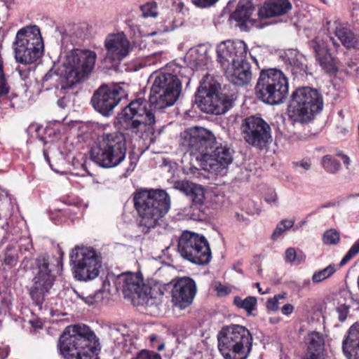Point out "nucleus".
I'll list each match as a JSON object with an SVG mask.
<instances>
[{"label":"nucleus","mask_w":359,"mask_h":359,"mask_svg":"<svg viewBox=\"0 0 359 359\" xmlns=\"http://www.w3.org/2000/svg\"><path fill=\"white\" fill-rule=\"evenodd\" d=\"M218 62L227 79L234 85L244 86L252 79L250 65L245 60L247 45L241 40L227 41L217 49Z\"/></svg>","instance_id":"1"},{"label":"nucleus","mask_w":359,"mask_h":359,"mask_svg":"<svg viewBox=\"0 0 359 359\" xmlns=\"http://www.w3.org/2000/svg\"><path fill=\"white\" fill-rule=\"evenodd\" d=\"M134 207L140 225L148 229L159 225L170 209V197L163 189H142L134 193Z\"/></svg>","instance_id":"2"},{"label":"nucleus","mask_w":359,"mask_h":359,"mask_svg":"<svg viewBox=\"0 0 359 359\" xmlns=\"http://www.w3.org/2000/svg\"><path fill=\"white\" fill-rule=\"evenodd\" d=\"M98 345V339L89 327L74 325L65 328L58 346L65 359H93Z\"/></svg>","instance_id":"3"},{"label":"nucleus","mask_w":359,"mask_h":359,"mask_svg":"<svg viewBox=\"0 0 359 359\" xmlns=\"http://www.w3.org/2000/svg\"><path fill=\"white\" fill-rule=\"evenodd\" d=\"M142 98L130 102L118 115L119 123L131 121L130 129L137 137L148 144L154 143L156 118L151 110L146 108Z\"/></svg>","instance_id":"4"},{"label":"nucleus","mask_w":359,"mask_h":359,"mask_svg":"<svg viewBox=\"0 0 359 359\" xmlns=\"http://www.w3.org/2000/svg\"><path fill=\"white\" fill-rule=\"evenodd\" d=\"M127 145L125 136L119 132L100 136L90 149V158L104 168H114L126 158Z\"/></svg>","instance_id":"5"},{"label":"nucleus","mask_w":359,"mask_h":359,"mask_svg":"<svg viewBox=\"0 0 359 359\" xmlns=\"http://www.w3.org/2000/svg\"><path fill=\"white\" fill-rule=\"evenodd\" d=\"M217 339L219 351L224 359H247L252 351V334L239 325L224 327Z\"/></svg>","instance_id":"6"},{"label":"nucleus","mask_w":359,"mask_h":359,"mask_svg":"<svg viewBox=\"0 0 359 359\" xmlns=\"http://www.w3.org/2000/svg\"><path fill=\"white\" fill-rule=\"evenodd\" d=\"M20 267L25 271H31L34 275L29 295L34 304L41 309L45 298L55 281V276L49 269L48 257L41 255L35 259L25 257L22 261Z\"/></svg>","instance_id":"7"},{"label":"nucleus","mask_w":359,"mask_h":359,"mask_svg":"<svg viewBox=\"0 0 359 359\" xmlns=\"http://www.w3.org/2000/svg\"><path fill=\"white\" fill-rule=\"evenodd\" d=\"M323 96L317 89L302 87L293 92L287 114L292 121L307 123L323 109Z\"/></svg>","instance_id":"8"},{"label":"nucleus","mask_w":359,"mask_h":359,"mask_svg":"<svg viewBox=\"0 0 359 359\" xmlns=\"http://www.w3.org/2000/svg\"><path fill=\"white\" fill-rule=\"evenodd\" d=\"M15 60L22 65L33 64L43 53L44 44L37 25H27L16 33L12 43Z\"/></svg>","instance_id":"9"},{"label":"nucleus","mask_w":359,"mask_h":359,"mask_svg":"<svg viewBox=\"0 0 359 359\" xmlns=\"http://www.w3.org/2000/svg\"><path fill=\"white\" fill-rule=\"evenodd\" d=\"M220 90V84L207 75L198 88L196 103L205 113L217 115L225 114L232 107L234 99L232 95L221 93Z\"/></svg>","instance_id":"10"},{"label":"nucleus","mask_w":359,"mask_h":359,"mask_svg":"<svg viewBox=\"0 0 359 359\" xmlns=\"http://www.w3.org/2000/svg\"><path fill=\"white\" fill-rule=\"evenodd\" d=\"M150 79L152 80L149 95L151 107L161 110L172 106L182 90V83L177 75L165 72L154 73Z\"/></svg>","instance_id":"11"},{"label":"nucleus","mask_w":359,"mask_h":359,"mask_svg":"<svg viewBox=\"0 0 359 359\" xmlns=\"http://www.w3.org/2000/svg\"><path fill=\"white\" fill-rule=\"evenodd\" d=\"M255 92L257 97L266 104H280L288 94L287 79L278 69H263L260 72Z\"/></svg>","instance_id":"12"},{"label":"nucleus","mask_w":359,"mask_h":359,"mask_svg":"<svg viewBox=\"0 0 359 359\" xmlns=\"http://www.w3.org/2000/svg\"><path fill=\"white\" fill-rule=\"evenodd\" d=\"M96 57L95 52L83 49H74L66 55L61 74L69 86L76 85L88 77L94 68Z\"/></svg>","instance_id":"13"},{"label":"nucleus","mask_w":359,"mask_h":359,"mask_svg":"<svg viewBox=\"0 0 359 359\" xmlns=\"http://www.w3.org/2000/svg\"><path fill=\"white\" fill-rule=\"evenodd\" d=\"M177 250L180 255L189 262L198 265H206L212 254L206 238L198 233L184 231L178 239Z\"/></svg>","instance_id":"14"},{"label":"nucleus","mask_w":359,"mask_h":359,"mask_svg":"<svg viewBox=\"0 0 359 359\" xmlns=\"http://www.w3.org/2000/svg\"><path fill=\"white\" fill-rule=\"evenodd\" d=\"M76 279L89 281L99 276L102 267V257L93 248L76 247L72 252Z\"/></svg>","instance_id":"15"},{"label":"nucleus","mask_w":359,"mask_h":359,"mask_svg":"<svg viewBox=\"0 0 359 359\" xmlns=\"http://www.w3.org/2000/svg\"><path fill=\"white\" fill-rule=\"evenodd\" d=\"M217 142L211 131L201 127L189 128L180 136L181 147L191 155L195 156L201 164L205 158V156L210 152Z\"/></svg>","instance_id":"16"},{"label":"nucleus","mask_w":359,"mask_h":359,"mask_svg":"<svg viewBox=\"0 0 359 359\" xmlns=\"http://www.w3.org/2000/svg\"><path fill=\"white\" fill-rule=\"evenodd\" d=\"M241 134L248 144L260 150L266 148L272 141L270 126L259 116L245 118L241 125Z\"/></svg>","instance_id":"17"},{"label":"nucleus","mask_w":359,"mask_h":359,"mask_svg":"<svg viewBox=\"0 0 359 359\" xmlns=\"http://www.w3.org/2000/svg\"><path fill=\"white\" fill-rule=\"evenodd\" d=\"M126 96V91L119 85L101 86L93 94L91 102L97 111L109 116L114 107Z\"/></svg>","instance_id":"18"},{"label":"nucleus","mask_w":359,"mask_h":359,"mask_svg":"<svg viewBox=\"0 0 359 359\" xmlns=\"http://www.w3.org/2000/svg\"><path fill=\"white\" fill-rule=\"evenodd\" d=\"M233 151L226 144L218 141L210 150L201 165L205 170L216 175H223L233 161Z\"/></svg>","instance_id":"19"},{"label":"nucleus","mask_w":359,"mask_h":359,"mask_svg":"<svg viewBox=\"0 0 359 359\" xmlns=\"http://www.w3.org/2000/svg\"><path fill=\"white\" fill-rule=\"evenodd\" d=\"M107 53L105 62L118 63L123 60L131 50L130 43L123 33L109 35L104 41Z\"/></svg>","instance_id":"20"},{"label":"nucleus","mask_w":359,"mask_h":359,"mask_svg":"<svg viewBox=\"0 0 359 359\" xmlns=\"http://www.w3.org/2000/svg\"><path fill=\"white\" fill-rule=\"evenodd\" d=\"M196 284L189 277L178 278L173 285L171 294L175 306L185 309L191 304L196 294Z\"/></svg>","instance_id":"21"},{"label":"nucleus","mask_w":359,"mask_h":359,"mask_svg":"<svg viewBox=\"0 0 359 359\" xmlns=\"http://www.w3.org/2000/svg\"><path fill=\"white\" fill-rule=\"evenodd\" d=\"M174 187L189 196L193 203L190 207L193 210L192 213H188L190 219L193 220H201L203 213L196 205L203 204L205 201V189L202 185L197 184L188 180L177 181L174 184Z\"/></svg>","instance_id":"22"},{"label":"nucleus","mask_w":359,"mask_h":359,"mask_svg":"<svg viewBox=\"0 0 359 359\" xmlns=\"http://www.w3.org/2000/svg\"><path fill=\"white\" fill-rule=\"evenodd\" d=\"M255 8L253 3L250 0H240L236 8L229 17L231 20L236 22L241 31H248L252 26H255L256 21L252 18Z\"/></svg>","instance_id":"23"},{"label":"nucleus","mask_w":359,"mask_h":359,"mask_svg":"<svg viewBox=\"0 0 359 359\" xmlns=\"http://www.w3.org/2000/svg\"><path fill=\"white\" fill-rule=\"evenodd\" d=\"M309 47L313 50L320 66L326 73L335 74L337 72L336 62L323 39H313L309 42Z\"/></svg>","instance_id":"24"},{"label":"nucleus","mask_w":359,"mask_h":359,"mask_svg":"<svg viewBox=\"0 0 359 359\" xmlns=\"http://www.w3.org/2000/svg\"><path fill=\"white\" fill-rule=\"evenodd\" d=\"M292 9L289 0H270L266 1L258 11L261 19H266L286 14Z\"/></svg>","instance_id":"25"},{"label":"nucleus","mask_w":359,"mask_h":359,"mask_svg":"<svg viewBox=\"0 0 359 359\" xmlns=\"http://www.w3.org/2000/svg\"><path fill=\"white\" fill-rule=\"evenodd\" d=\"M342 348L348 359H359V323L350 327Z\"/></svg>","instance_id":"26"},{"label":"nucleus","mask_w":359,"mask_h":359,"mask_svg":"<svg viewBox=\"0 0 359 359\" xmlns=\"http://www.w3.org/2000/svg\"><path fill=\"white\" fill-rule=\"evenodd\" d=\"M287 57V69L294 79L307 74V65L305 57L296 50H292Z\"/></svg>","instance_id":"27"},{"label":"nucleus","mask_w":359,"mask_h":359,"mask_svg":"<svg viewBox=\"0 0 359 359\" xmlns=\"http://www.w3.org/2000/svg\"><path fill=\"white\" fill-rule=\"evenodd\" d=\"M185 60L193 68L205 65L208 61V48L205 45H199L189 49Z\"/></svg>","instance_id":"28"},{"label":"nucleus","mask_w":359,"mask_h":359,"mask_svg":"<svg viewBox=\"0 0 359 359\" xmlns=\"http://www.w3.org/2000/svg\"><path fill=\"white\" fill-rule=\"evenodd\" d=\"M143 286L142 279L137 274L128 273L123 276V290L126 295L141 297Z\"/></svg>","instance_id":"29"},{"label":"nucleus","mask_w":359,"mask_h":359,"mask_svg":"<svg viewBox=\"0 0 359 359\" xmlns=\"http://www.w3.org/2000/svg\"><path fill=\"white\" fill-rule=\"evenodd\" d=\"M335 36L347 48H356L359 45V38L345 25L335 22Z\"/></svg>","instance_id":"30"},{"label":"nucleus","mask_w":359,"mask_h":359,"mask_svg":"<svg viewBox=\"0 0 359 359\" xmlns=\"http://www.w3.org/2000/svg\"><path fill=\"white\" fill-rule=\"evenodd\" d=\"M69 82L65 80V82L61 83L60 88H57L55 90L56 96L59 97L57 104L58 107L62 109L65 108L68 103L70 102L72 95L74 93L72 91L76 85H69Z\"/></svg>","instance_id":"31"},{"label":"nucleus","mask_w":359,"mask_h":359,"mask_svg":"<svg viewBox=\"0 0 359 359\" xmlns=\"http://www.w3.org/2000/svg\"><path fill=\"white\" fill-rule=\"evenodd\" d=\"M65 81V78L64 76L63 78H61L58 74H55L52 71V69H50L43 76L42 80V86L46 90H49L53 88H55L56 90L57 88H60L61 83Z\"/></svg>","instance_id":"32"},{"label":"nucleus","mask_w":359,"mask_h":359,"mask_svg":"<svg viewBox=\"0 0 359 359\" xmlns=\"http://www.w3.org/2000/svg\"><path fill=\"white\" fill-rule=\"evenodd\" d=\"M307 351L323 353L324 349V339L323 336L317 332L309 334L307 337Z\"/></svg>","instance_id":"33"},{"label":"nucleus","mask_w":359,"mask_h":359,"mask_svg":"<svg viewBox=\"0 0 359 359\" xmlns=\"http://www.w3.org/2000/svg\"><path fill=\"white\" fill-rule=\"evenodd\" d=\"M234 304L239 309L245 310L248 314H251L252 311L256 309L257 299L255 297L249 296L245 299L236 296L233 299Z\"/></svg>","instance_id":"34"},{"label":"nucleus","mask_w":359,"mask_h":359,"mask_svg":"<svg viewBox=\"0 0 359 359\" xmlns=\"http://www.w3.org/2000/svg\"><path fill=\"white\" fill-rule=\"evenodd\" d=\"M336 271L334 264H330L327 267L315 271L311 277V281L314 284H318L331 277Z\"/></svg>","instance_id":"35"},{"label":"nucleus","mask_w":359,"mask_h":359,"mask_svg":"<svg viewBox=\"0 0 359 359\" xmlns=\"http://www.w3.org/2000/svg\"><path fill=\"white\" fill-rule=\"evenodd\" d=\"M82 34L83 31L79 25H69L62 34V39L65 40L69 38L72 43H76Z\"/></svg>","instance_id":"36"},{"label":"nucleus","mask_w":359,"mask_h":359,"mask_svg":"<svg viewBox=\"0 0 359 359\" xmlns=\"http://www.w3.org/2000/svg\"><path fill=\"white\" fill-rule=\"evenodd\" d=\"M324 169L330 173H335L340 168V163L330 155L325 156L321 161Z\"/></svg>","instance_id":"37"},{"label":"nucleus","mask_w":359,"mask_h":359,"mask_svg":"<svg viewBox=\"0 0 359 359\" xmlns=\"http://www.w3.org/2000/svg\"><path fill=\"white\" fill-rule=\"evenodd\" d=\"M305 259L304 255L299 252V253L293 248H290L285 251V261L289 263L299 264Z\"/></svg>","instance_id":"38"},{"label":"nucleus","mask_w":359,"mask_h":359,"mask_svg":"<svg viewBox=\"0 0 359 359\" xmlns=\"http://www.w3.org/2000/svg\"><path fill=\"white\" fill-rule=\"evenodd\" d=\"M294 222L293 220L289 219H283L280 222L271 235V239H278L283 232L292 228L294 225Z\"/></svg>","instance_id":"39"},{"label":"nucleus","mask_w":359,"mask_h":359,"mask_svg":"<svg viewBox=\"0 0 359 359\" xmlns=\"http://www.w3.org/2000/svg\"><path fill=\"white\" fill-rule=\"evenodd\" d=\"M141 11L144 18H155L158 15L157 4L155 1L148 2L141 6Z\"/></svg>","instance_id":"40"},{"label":"nucleus","mask_w":359,"mask_h":359,"mask_svg":"<svg viewBox=\"0 0 359 359\" xmlns=\"http://www.w3.org/2000/svg\"><path fill=\"white\" fill-rule=\"evenodd\" d=\"M339 233L334 229L326 231L323 237V241L327 245H335L339 241Z\"/></svg>","instance_id":"41"},{"label":"nucleus","mask_w":359,"mask_h":359,"mask_svg":"<svg viewBox=\"0 0 359 359\" xmlns=\"http://www.w3.org/2000/svg\"><path fill=\"white\" fill-rule=\"evenodd\" d=\"M359 252V239L351 246L340 262V265H344L352 259Z\"/></svg>","instance_id":"42"},{"label":"nucleus","mask_w":359,"mask_h":359,"mask_svg":"<svg viewBox=\"0 0 359 359\" xmlns=\"http://www.w3.org/2000/svg\"><path fill=\"white\" fill-rule=\"evenodd\" d=\"M18 248L21 253L23 252H29L33 249L32 239L28 236L20 238L18 241Z\"/></svg>","instance_id":"43"},{"label":"nucleus","mask_w":359,"mask_h":359,"mask_svg":"<svg viewBox=\"0 0 359 359\" xmlns=\"http://www.w3.org/2000/svg\"><path fill=\"white\" fill-rule=\"evenodd\" d=\"M284 298V294H278L274 296L273 298L269 299L266 302L267 309L271 311H278L279 306V299H283Z\"/></svg>","instance_id":"44"},{"label":"nucleus","mask_w":359,"mask_h":359,"mask_svg":"<svg viewBox=\"0 0 359 359\" xmlns=\"http://www.w3.org/2000/svg\"><path fill=\"white\" fill-rule=\"evenodd\" d=\"M264 201L269 204L271 206H278V197L276 194V192L273 190L270 189L268 190L264 196Z\"/></svg>","instance_id":"45"},{"label":"nucleus","mask_w":359,"mask_h":359,"mask_svg":"<svg viewBox=\"0 0 359 359\" xmlns=\"http://www.w3.org/2000/svg\"><path fill=\"white\" fill-rule=\"evenodd\" d=\"M133 359H161V357L156 352L142 350Z\"/></svg>","instance_id":"46"},{"label":"nucleus","mask_w":359,"mask_h":359,"mask_svg":"<svg viewBox=\"0 0 359 359\" xmlns=\"http://www.w3.org/2000/svg\"><path fill=\"white\" fill-rule=\"evenodd\" d=\"M348 306L344 304L337 308V311L339 313V319L340 321L343 322L346 319L348 313Z\"/></svg>","instance_id":"47"},{"label":"nucleus","mask_w":359,"mask_h":359,"mask_svg":"<svg viewBox=\"0 0 359 359\" xmlns=\"http://www.w3.org/2000/svg\"><path fill=\"white\" fill-rule=\"evenodd\" d=\"M218 0H192V2L197 6L205 8L215 4Z\"/></svg>","instance_id":"48"},{"label":"nucleus","mask_w":359,"mask_h":359,"mask_svg":"<svg viewBox=\"0 0 359 359\" xmlns=\"http://www.w3.org/2000/svg\"><path fill=\"white\" fill-rule=\"evenodd\" d=\"M18 261V257L14 255L6 254L4 258V264L8 265V266H13L16 264Z\"/></svg>","instance_id":"49"},{"label":"nucleus","mask_w":359,"mask_h":359,"mask_svg":"<svg viewBox=\"0 0 359 359\" xmlns=\"http://www.w3.org/2000/svg\"><path fill=\"white\" fill-rule=\"evenodd\" d=\"M10 304L11 302L9 299L4 297H1L0 299V315L4 312H6L9 308Z\"/></svg>","instance_id":"50"},{"label":"nucleus","mask_w":359,"mask_h":359,"mask_svg":"<svg viewBox=\"0 0 359 359\" xmlns=\"http://www.w3.org/2000/svg\"><path fill=\"white\" fill-rule=\"evenodd\" d=\"M98 293H95V294H89L86 297H84L83 295H80L79 294H77L78 297L81 299H82L86 304H88V305H91V304H93L96 300L95 299L96 296L97 295Z\"/></svg>","instance_id":"51"},{"label":"nucleus","mask_w":359,"mask_h":359,"mask_svg":"<svg viewBox=\"0 0 359 359\" xmlns=\"http://www.w3.org/2000/svg\"><path fill=\"white\" fill-rule=\"evenodd\" d=\"M216 290L219 296L226 295L231 292V290L228 287L223 285L221 283L216 286Z\"/></svg>","instance_id":"52"},{"label":"nucleus","mask_w":359,"mask_h":359,"mask_svg":"<svg viewBox=\"0 0 359 359\" xmlns=\"http://www.w3.org/2000/svg\"><path fill=\"white\" fill-rule=\"evenodd\" d=\"M302 359H324L323 353L307 351Z\"/></svg>","instance_id":"53"},{"label":"nucleus","mask_w":359,"mask_h":359,"mask_svg":"<svg viewBox=\"0 0 359 359\" xmlns=\"http://www.w3.org/2000/svg\"><path fill=\"white\" fill-rule=\"evenodd\" d=\"M150 341L153 346V347L156 348L158 351H162L164 348V344L163 343L159 344L158 345H155V343L158 341V337L156 335L152 334L149 336Z\"/></svg>","instance_id":"54"},{"label":"nucleus","mask_w":359,"mask_h":359,"mask_svg":"<svg viewBox=\"0 0 359 359\" xmlns=\"http://www.w3.org/2000/svg\"><path fill=\"white\" fill-rule=\"evenodd\" d=\"M156 287L157 286H154L150 289L149 294L151 298H157L158 296L161 297L164 294L163 290H162L161 288L158 287V291H156Z\"/></svg>","instance_id":"55"},{"label":"nucleus","mask_w":359,"mask_h":359,"mask_svg":"<svg viewBox=\"0 0 359 359\" xmlns=\"http://www.w3.org/2000/svg\"><path fill=\"white\" fill-rule=\"evenodd\" d=\"M294 166L296 168L299 167L305 170H308L311 168V163L309 161H301L294 163Z\"/></svg>","instance_id":"56"},{"label":"nucleus","mask_w":359,"mask_h":359,"mask_svg":"<svg viewBox=\"0 0 359 359\" xmlns=\"http://www.w3.org/2000/svg\"><path fill=\"white\" fill-rule=\"evenodd\" d=\"M294 311V306L291 304H285L281 308V312L283 315L289 316Z\"/></svg>","instance_id":"57"},{"label":"nucleus","mask_w":359,"mask_h":359,"mask_svg":"<svg viewBox=\"0 0 359 359\" xmlns=\"http://www.w3.org/2000/svg\"><path fill=\"white\" fill-rule=\"evenodd\" d=\"M16 71L18 72L22 80H25L27 78V72L23 71L20 68H17Z\"/></svg>","instance_id":"58"},{"label":"nucleus","mask_w":359,"mask_h":359,"mask_svg":"<svg viewBox=\"0 0 359 359\" xmlns=\"http://www.w3.org/2000/svg\"><path fill=\"white\" fill-rule=\"evenodd\" d=\"M8 355V351L6 348H0V359L6 358Z\"/></svg>","instance_id":"59"},{"label":"nucleus","mask_w":359,"mask_h":359,"mask_svg":"<svg viewBox=\"0 0 359 359\" xmlns=\"http://www.w3.org/2000/svg\"><path fill=\"white\" fill-rule=\"evenodd\" d=\"M341 158L343 160L344 164L346 166V168H348V165H350V159L346 155H341Z\"/></svg>","instance_id":"60"},{"label":"nucleus","mask_w":359,"mask_h":359,"mask_svg":"<svg viewBox=\"0 0 359 359\" xmlns=\"http://www.w3.org/2000/svg\"><path fill=\"white\" fill-rule=\"evenodd\" d=\"M255 286L258 289V292L261 294H266L268 293V291H263L262 287H260V283H255Z\"/></svg>","instance_id":"61"},{"label":"nucleus","mask_w":359,"mask_h":359,"mask_svg":"<svg viewBox=\"0 0 359 359\" xmlns=\"http://www.w3.org/2000/svg\"><path fill=\"white\" fill-rule=\"evenodd\" d=\"M43 154H44V156H45L46 160L48 162H49V161H50V159H49V157H48V156L47 155V154H46V152H44V153H43Z\"/></svg>","instance_id":"62"},{"label":"nucleus","mask_w":359,"mask_h":359,"mask_svg":"<svg viewBox=\"0 0 359 359\" xmlns=\"http://www.w3.org/2000/svg\"><path fill=\"white\" fill-rule=\"evenodd\" d=\"M348 65L351 67V68H353L354 66H355V64L354 62H350L348 64Z\"/></svg>","instance_id":"63"},{"label":"nucleus","mask_w":359,"mask_h":359,"mask_svg":"<svg viewBox=\"0 0 359 359\" xmlns=\"http://www.w3.org/2000/svg\"><path fill=\"white\" fill-rule=\"evenodd\" d=\"M309 283H310V280H308L307 281L304 282V285H306V284L309 285Z\"/></svg>","instance_id":"64"}]
</instances>
